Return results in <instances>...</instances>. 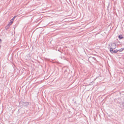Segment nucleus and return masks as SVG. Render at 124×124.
<instances>
[{
  "mask_svg": "<svg viewBox=\"0 0 124 124\" xmlns=\"http://www.w3.org/2000/svg\"><path fill=\"white\" fill-rule=\"evenodd\" d=\"M108 45L110 47V50H111V51H112V50L115 49L116 47V44L114 43H111Z\"/></svg>",
  "mask_w": 124,
  "mask_h": 124,
  "instance_id": "f257e3e1",
  "label": "nucleus"
},
{
  "mask_svg": "<svg viewBox=\"0 0 124 124\" xmlns=\"http://www.w3.org/2000/svg\"><path fill=\"white\" fill-rule=\"evenodd\" d=\"M110 52L112 53H116L117 52H118L117 50H112V51H111V50H110Z\"/></svg>",
  "mask_w": 124,
  "mask_h": 124,
  "instance_id": "f03ea898",
  "label": "nucleus"
},
{
  "mask_svg": "<svg viewBox=\"0 0 124 124\" xmlns=\"http://www.w3.org/2000/svg\"><path fill=\"white\" fill-rule=\"evenodd\" d=\"M119 39H121L123 38L122 35H120L118 36Z\"/></svg>",
  "mask_w": 124,
  "mask_h": 124,
  "instance_id": "7ed1b4c3",
  "label": "nucleus"
},
{
  "mask_svg": "<svg viewBox=\"0 0 124 124\" xmlns=\"http://www.w3.org/2000/svg\"><path fill=\"white\" fill-rule=\"evenodd\" d=\"M29 105V103L27 102H24L23 103V105L25 106H27Z\"/></svg>",
  "mask_w": 124,
  "mask_h": 124,
  "instance_id": "20e7f679",
  "label": "nucleus"
},
{
  "mask_svg": "<svg viewBox=\"0 0 124 124\" xmlns=\"http://www.w3.org/2000/svg\"><path fill=\"white\" fill-rule=\"evenodd\" d=\"M10 26L8 24L5 27V29L6 30L8 29L9 28Z\"/></svg>",
  "mask_w": 124,
  "mask_h": 124,
  "instance_id": "39448f33",
  "label": "nucleus"
},
{
  "mask_svg": "<svg viewBox=\"0 0 124 124\" xmlns=\"http://www.w3.org/2000/svg\"><path fill=\"white\" fill-rule=\"evenodd\" d=\"M124 49V48H121L119 50H118V51L121 52Z\"/></svg>",
  "mask_w": 124,
  "mask_h": 124,
  "instance_id": "423d86ee",
  "label": "nucleus"
},
{
  "mask_svg": "<svg viewBox=\"0 0 124 124\" xmlns=\"http://www.w3.org/2000/svg\"><path fill=\"white\" fill-rule=\"evenodd\" d=\"M13 22V21H12V20H11L9 23L8 24L10 26L12 24Z\"/></svg>",
  "mask_w": 124,
  "mask_h": 124,
  "instance_id": "0eeeda50",
  "label": "nucleus"
},
{
  "mask_svg": "<svg viewBox=\"0 0 124 124\" xmlns=\"http://www.w3.org/2000/svg\"><path fill=\"white\" fill-rule=\"evenodd\" d=\"M16 17V16H14L13 17L12 19H11V20H12V21H13L14 20V19Z\"/></svg>",
  "mask_w": 124,
  "mask_h": 124,
  "instance_id": "6e6552de",
  "label": "nucleus"
},
{
  "mask_svg": "<svg viewBox=\"0 0 124 124\" xmlns=\"http://www.w3.org/2000/svg\"><path fill=\"white\" fill-rule=\"evenodd\" d=\"M109 5H110V3H109H109H108V7H109Z\"/></svg>",
  "mask_w": 124,
  "mask_h": 124,
  "instance_id": "1a4fd4ad",
  "label": "nucleus"
},
{
  "mask_svg": "<svg viewBox=\"0 0 124 124\" xmlns=\"http://www.w3.org/2000/svg\"><path fill=\"white\" fill-rule=\"evenodd\" d=\"M93 58L94 59V60H95L96 59L95 58H94V57H93Z\"/></svg>",
  "mask_w": 124,
  "mask_h": 124,
  "instance_id": "9d476101",
  "label": "nucleus"
},
{
  "mask_svg": "<svg viewBox=\"0 0 124 124\" xmlns=\"http://www.w3.org/2000/svg\"><path fill=\"white\" fill-rule=\"evenodd\" d=\"M75 103H76V101H75V102H74Z\"/></svg>",
  "mask_w": 124,
  "mask_h": 124,
  "instance_id": "9b49d317",
  "label": "nucleus"
},
{
  "mask_svg": "<svg viewBox=\"0 0 124 124\" xmlns=\"http://www.w3.org/2000/svg\"><path fill=\"white\" fill-rule=\"evenodd\" d=\"M1 40L0 39V41Z\"/></svg>",
  "mask_w": 124,
  "mask_h": 124,
  "instance_id": "f8f14e48",
  "label": "nucleus"
}]
</instances>
